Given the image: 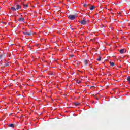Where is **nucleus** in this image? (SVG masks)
<instances>
[{"label":"nucleus","mask_w":130,"mask_h":130,"mask_svg":"<svg viewBox=\"0 0 130 130\" xmlns=\"http://www.w3.org/2000/svg\"><path fill=\"white\" fill-rule=\"evenodd\" d=\"M23 6V9H27V8H28V7H29V6L28 5V4H22Z\"/></svg>","instance_id":"obj_7"},{"label":"nucleus","mask_w":130,"mask_h":130,"mask_svg":"<svg viewBox=\"0 0 130 130\" xmlns=\"http://www.w3.org/2000/svg\"><path fill=\"white\" fill-rule=\"evenodd\" d=\"M77 17L78 16L75 15H70L68 16V19L71 21H73L75 20Z\"/></svg>","instance_id":"obj_1"},{"label":"nucleus","mask_w":130,"mask_h":130,"mask_svg":"<svg viewBox=\"0 0 130 130\" xmlns=\"http://www.w3.org/2000/svg\"><path fill=\"white\" fill-rule=\"evenodd\" d=\"M84 62V64H85V66H87V64H88V62H89V60H85Z\"/></svg>","instance_id":"obj_11"},{"label":"nucleus","mask_w":130,"mask_h":130,"mask_svg":"<svg viewBox=\"0 0 130 130\" xmlns=\"http://www.w3.org/2000/svg\"><path fill=\"white\" fill-rule=\"evenodd\" d=\"M76 83H77V84H80V83H81V81H80V80H77V81H76Z\"/></svg>","instance_id":"obj_16"},{"label":"nucleus","mask_w":130,"mask_h":130,"mask_svg":"<svg viewBox=\"0 0 130 130\" xmlns=\"http://www.w3.org/2000/svg\"><path fill=\"white\" fill-rule=\"evenodd\" d=\"M96 60H98V61H100V60H101V57H99Z\"/></svg>","instance_id":"obj_14"},{"label":"nucleus","mask_w":130,"mask_h":130,"mask_svg":"<svg viewBox=\"0 0 130 130\" xmlns=\"http://www.w3.org/2000/svg\"><path fill=\"white\" fill-rule=\"evenodd\" d=\"M83 7H84V8H87V4H84L83 5Z\"/></svg>","instance_id":"obj_15"},{"label":"nucleus","mask_w":130,"mask_h":130,"mask_svg":"<svg viewBox=\"0 0 130 130\" xmlns=\"http://www.w3.org/2000/svg\"><path fill=\"white\" fill-rule=\"evenodd\" d=\"M110 66L111 67H114V62L110 61Z\"/></svg>","instance_id":"obj_12"},{"label":"nucleus","mask_w":130,"mask_h":130,"mask_svg":"<svg viewBox=\"0 0 130 130\" xmlns=\"http://www.w3.org/2000/svg\"><path fill=\"white\" fill-rule=\"evenodd\" d=\"M24 20H25V18H22V17H21V18H19L18 21H19V22H24Z\"/></svg>","instance_id":"obj_6"},{"label":"nucleus","mask_w":130,"mask_h":130,"mask_svg":"<svg viewBox=\"0 0 130 130\" xmlns=\"http://www.w3.org/2000/svg\"><path fill=\"white\" fill-rule=\"evenodd\" d=\"M14 7H16V10H20L22 9V6L20 4H15Z\"/></svg>","instance_id":"obj_3"},{"label":"nucleus","mask_w":130,"mask_h":130,"mask_svg":"<svg viewBox=\"0 0 130 130\" xmlns=\"http://www.w3.org/2000/svg\"><path fill=\"white\" fill-rule=\"evenodd\" d=\"M11 9L13 12H16L17 11V9L15 7H11Z\"/></svg>","instance_id":"obj_5"},{"label":"nucleus","mask_w":130,"mask_h":130,"mask_svg":"<svg viewBox=\"0 0 130 130\" xmlns=\"http://www.w3.org/2000/svg\"><path fill=\"white\" fill-rule=\"evenodd\" d=\"M9 127H12L14 128L15 127V125L14 124H10L8 125Z\"/></svg>","instance_id":"obj_10"},{"label":"nucleus","mask_w":130,"mask_h":130,"mask_svg":"<svg viewBox=\"0 0 130 130\" xmlns=\"http://www.w3.org/2000/svg\"><path fill=\"white\" fill-rule=\"evenodd\" d=\"M124 49H122L121 50H120L119 52L120 53V54H123V53H124Z\"/></svg>","instance_id":"obj_8"},{"label":"nucleus","mask_w":130,"mask_h":130,"mask_svg":"<svg viewBox=\"0 0 130 130\" xmlns=\"http://www.w3.org/2000/svg\"><path fill=\"white\" fill-rule=\"evenodd\" d=\"M23 34H24V35H27L28 36H29V35H31V33L27 31V30H25V31L22 32Z\"/></svg>","instance_id":"obj_4"},{"label":"nucleus","mask_w":130,"mask_h":130,"mask_svg":"<svg viewBox=\"0 0 130 130\" xmlns=\"http://www.w3.org/2000/svg\"><path fill=\"white\" fill-rule=\"evenodd\" d=\"M117 14H118V15H120L121 14V12H118Z\"/></svg>","instance_id":"obj_17"},{"label":"nucleus","mask_w":130,"mask_h":130,"mask_svg":"<svg viewBox=\"0 0 130 130\" xmlns=\"http://www.w3.org/2000/svg\"><path fill=\"white\" fill-rule=\"evenodd\" d=\"M0 58H2V56H0Z\"/></svg>","instance_id":"obj_18"},{"label":"nucleus","mask_w":130,"mask_h":130,"mask_svg":"<svg viewBox=\"0 0 130 130\" xmlns=\"http://www.w3.org/2000/svg\"><path fill=\"white\" fill-rule=\"evenodd\" d=\"M127 82H128V83H129V85H130V77H129V76H128V77H127Z\"/></svg>","instance_id":"obj_13"},{"label":"nucleus","mask_w":130,"mask_h":130,"mask_svg":"<svg viewBox=\"0 0 130 130\" xmlns=\"http://www.w3.org/2000/svg\"><path fill=\"white\" fill-rule=\"evenodd\" d=\"M94 9H95V6H94V5L91 6L89 8V10H90L91 11H93V10H94Z\"/></svg>","instance_id":"obj_9"},{"label":"nucleus","mask_w":130,"mask_h":130,"mask_svg":"<svg viewBox=\"0 0 130 130\" xmlns=\"http://www.w3.org/2000/svg\"><path fill=\"white\" fill-rule=\"evenodd\" d=\"M79 22L81 25H86V24H87V21L86 20V18H83L82 20L79 21Z\"/></svg>","instance_id":"obj_2"}]
</instances>
